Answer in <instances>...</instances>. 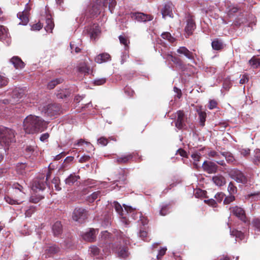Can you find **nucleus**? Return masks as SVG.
Returning a JSON list of instances; mask_svg holds the SVG:
<instances>
[{"instance_id": "nucleus-1", "label": "nucleus", "mask_w": 260, "mask_h": 260, "mask_svg": "<svg viewBox=\"0 0 260 260\" xmlns=\"http://www.w3.org/2000/svg\"><path fill=\"white\" fill-rule=\"evenodd\" d=\"M23 126L26 133L34 134L43 131L46 123L40 117L30 115L24 120Z\"/></svg>"}, {"instance_id": "nucleus-2", "label": "nucleus", "mask_w": 260, "mask_h": 260, "mask_svg": "<svg viewBox=\"0 0 260 260\" xmlns=\"http://www.w3.org/2000/svg\"><path fill=\"white\" fill-rule=\"evenodd\" d=\"M119 244H115L114 250L118 256L121 258H126L128 256L129 253L126 245L129 243V239L123 233H120L118 235Z\"/></svg>"}, {"instance_id": "nucleus-3", "label": "nucleus", "mask_w": 260, "mask_h": 260, "mask_svg": "<svg viewBox=\"0 0 260 260\" xmlns=\"http://www.w3.org/2000/svg\"><path fill=\"white\" fill-rule=\"evenodd\" d=\"M23 187L19 184H14L13 188V192L15 194L14 199L6 196L4 198L5 201L10 205L20 204L25 197V192L23 190Z\"/></svg>"}, {"instance_id": "nucleus-4", "label": "nucleus", "mask_w": 260, "mask_h": 260, "mask_svg": "<svg viewBox=\"0 0 260 260\" xmlns=\"http://www.w3.org/2000/svg\"><path fill=\"white\" fill-rule=\"evenodd\" d=\"M14 132L4 126H0V148L15 141Z\"/></svg>"}, {"instance_id": "nucleus-5", "label": "nucleus", "mask_w": 260, "mask_h": 260, "mask_svg": "<svg viewBox=\"0 0 260 260\" xmlns=\"http://www.w3.org/2000/svg\"><path fill=\"white\" fill-rule=\"evenodd\" d=\"M51 173L49 171L46 176L44 175H41L37 178L32 184V189L35 191L38 190H43L47 185V181L50 178Z\"/></svg>"}, {"instance_id": "nucleus-6", "label": "nucleus", "mask_w": 260, "mask_h": 260, "mask_svg": "<svg viewBox=\"0 0 260 260\" xmlns=\"http://www.w3.org/2000/svg\"><path fill=\"white\" fill-rule=\"evenodd\" d=\"M113 207H114L116 211L119 215L121 221L125 224H128V221L127 219V216L126 214H128L129 212H132L134 210V209L130 206H124L125 209V211H124L120 204L117 202H114Z\"/></svg>"}, {"instance_id": "nucleus-7", "label": "nucleus", "mask_w": 260, "mask_h": 260, "mask_svg": "<svg viewBox=\"0 0 260 260\" xmlns=\"http://www.w3.org/2000/svg\"><path fill=\"white\" fill-rule=\"evenodd\" d=\"M87 218V212L83 208H76L73 212V219L79 223H83Z\"/></svg>"}, {"instance_id": "nucleus-8", "label": "nucleus", "mask_w": 260, "mask_h": 260, "mask_svg": "<svg viewBox=\"0 0 260 260\" xmlns=\"http://www.w3.org/2000/svg\"><path fill=\"white\" fill-rule=\"evenodd\" d=\"M176 119L174 121L175 126L178 129H182L185 128V123L186 117L183 111L179 110L175 114Z\"/></svg>"}, {"instance_id": "nucleus-9", "label": "nucleus", "mask_w": 260, "mask_h": 260, "mask_svg": "<svg viewBox=\"0 0 260 260\" xmlns=\"http://www.w3.org/2000/svg\"><path fill=\"white\" fill-rule=\"evenodd\" d=\"M230 175L233 179L238 183L245 184L247 182V177L241 171L237 169L231 170Z\"/></svg>"}, {"instance_id": "nucleus-10", "label": "nucleus", "mask_w": 260, "mask_h": 260, "mask_svg": "<svg viewBox=\"0 0 260 260\" xmlns=\"http://www.w3.org/2000/svg\"><path fill=\"white\" fill-rule=\"evenodd\" d=\"M131 17L138 22H145L152 20L153 17L151 15L145 14L141 12L131 13Z\"/></svg>"}, {"instance_id": "nucleus-11", "label": "nucleus", "mask_w": 260, "mask_h": 260, "mask_svg": "<svg viewBox=\"0 0 260 260\" xmlns=\"http://www.w3.org/2000/svg\"><path fill=\"white\" fill-rule=\"evenodd\" d=\"M186 22V24L185 27V31L187 36L186 37L187 38L192 34L193 30L196 27V25L194 20L191 15H189L187 16Z\"/></svg>"}, {"instance_id": "nucleus-12", "label": "nucleus", "mask_w": 260, "mask_h": 260, "mask_svg": "<svg viewBox=\"0 0 260 260\" xmlns=\"http://www.w3.org/2000/svg\"><path fill=\"white\" fill-rule=\"evenodd\" d=\"M99 231L97 229H90L89 231L82 235V238L87 242H93L96 239V236Z\"/></svg>"}, {"instance_id": "nucleus-13", "label": "nucleus", "mask_w": 260, "mask_h": 260, "mask_svg": "<svg viewBox=\"0 0 260 260\" xmlns=\"http://www.w3.org/2000/svg\"><path fill=\"white\" fill-rule=\"evenodd\" d=\"M174 9V5L171 2L166 3L163 8L161 10L162 17L165 18L166 17L169 16L171 18L173 17V10Z\"/></svg>"}, {"instance_id": "nucleus-14", "label": "nucleus", "mask_w": 260, "mask_h": 260, "mask_svg": "<svg viewBox=\"0 0 260 260\" xmlns=\"http://www.w3.org/2000/svg\"><path fill=\"white\" fill-rule=\"evenodd\" d=\"M203 170L208 173L212 174L217 172L218 166L212 161H205L202 165Z\"/></svg>"}, {"instance_id": "nucleus-15", "label": "nucleus", "mask_w": 260, "mask_h": 260, "mask_svg": "<svg viewBox=\"0 0 260 260\" xmlns=\"http://www.w3.org/2000/svg\"><path fill=\"white\" fill-rule=\"evenodd\" d=\"M233 213L243 222L246 221V217L245 211L241 207L235 206L232 209Z\"/></svg>"}, {"instance_id": "nucleus-16", "label": "nucleus", "mask_w": 260, "mask_h": 260, "mask_svg": "<svg viewBox=\"0 0 260 260\" xmlns=\"http://www.w3.org/2000/svg\"><path fill=\"white\" fill-rule=\"evenodd\" d=\"M60 108V105L58 104H51L48 105L46 107H44V110L48 115H52L57 114L59 111Z\"/></svg>"}, {"instance_id": "nucleus-17", "label": "nucleus", "mask_w": 260, "mask_h": 260, "mask_svg": "<svg viewBox=\"0 0 260 260\" xmlns=\"http://www.w3.org/2000/svg\"><path fill=\"white\" fill-rule=\"evenodd\" d=\"M177 52L178 53L184 55L186 58L191 60H194V57L193 53L190 51L185 47H180L177 50Z\"/></svg>"}, {"instance_id": "nucleus-18", "label": "nucleus", "mask_w": 260, "mask_h": 260, "mask_svg": "<svg viewBox=\"0 0 260 260\" xmlns=\"http://www.w3.org/2000/svg\"><path fill=\"white\" fill-rule=\"evenodd\" d=\"M24 95V90L20 88H15L13 90L12 93V99L13 101L12 102L15 103L19 101Z\"/></svg>"}, {"instance_id": "nucleus-19", "label": "nucleus", "mask_w": 260, "mask_h": 260, "mask_svg": "<svg viewBox=\"0 0 260 260\" xmlns=\"http://www.w3.org/2000/svg\"><path fill=\"white\" fill-rule=\"evenodd\" d=\"M95 61L98 63H102L111 60L110 55L107 53L99 54L95 57Z\"/></svg>"}, {"instance_id": "nucleus-20", "label": "nucleus", "mask_w": 260, "mask_h": 260, "mask_svg": "<svg viewBox=\"0 0 260 260\" xmlns=\"http://www.w3.org/2000/svg\"><path fill=\"white\" fill-rule=\"evenodd\" d=\"M212 180L214 183L218 186H223L226 183L225 178L221 175L214 176Z\"/></svg>"}, {"instance_id": "nucleus-21", "label": "nucleus", "mask_w": 260, "mask_h": 260, "mask_svg": "<svg viewBox=\"0 0 260 260\" xmlns=\"http://www.w3.org/2000/svg\"><path fill=\"white\" fill-rule=\"evenodd\" d=\"M11 62L16 69H22L24 67V63L18 56H14L11 59Z\"/></svg>"}, {"instance_id": "nucleus-22", "label": "nucleus", "mask_w": 260, "mask_h": 260, "mask_svg": "<svg viewBox=\"0 0 260 260\" xmlns=\"http://www.w3.org/2000/svg\"><path fill=\"white\" fill-rule=\"evenodd\" d=\"M52 231L55 236H58L61 234L62 226L60 221L55 222L52 226Z\"/></svg>"}, {"instance_id": "nucleus-23", "label": "nucleus", "mask_w": 260, "mask_h": 260, "mask_svg": "<svg viewBox=\"0 0 260 260\" xmlns=\"http://www.w3.org/2000/svg\"><path fill=\"white\" fill-rule=\"evenodd\" d=\"M46 25L45 26V29L47 31L52 32V29L54 28V24L50 16H48L46 19Z\"/></svg>"}, {"instance_id": "nucleus-24", "label": "nucleus", "mask_w": 260, "mask_h": 260, "mask_svg": "<svg viewBox=\"0 0 260 260\" xmlns=\"http://www.w3.org/2000/svg\"><path fill=\"white\" fill-rule=\"evenodd\" d=\"M133 158V155L132 154H128L123 155L121 157H118L116 159V161L118 164L126 163L129 160L132 159Z\"/></svg>"}, {"instance_id": "nucleus-25", "label": "nucleus", "mask_w": 260, "mask_h": 260, "mask_svg": "<svg viewBox=\"0 0 260 260\" xmlns=\"http://www.w3.org/2000/svg\"><path fill=\"white\" fill-rule=\"evenodd\" d=\"M197 111L199 114L200 125L203 126L206 121V113L205 112L203 111L201 108L197 109Z\"/></svg>"}, {"instance_id": "nucleus-26", "label": "nucleus", "mask_w": 260, "mask_h": 260, "mask_svg": "<svg viewBox=\"0 0 260 260\" xmlns=\"http://www.w3.org/2000/svg\"><path fill=\"white\" fill-rule=\"evenodd\" d=\"M80 178L79 176H76L74 174H71L66 180V184L69 185H73Z\"/></svg>"}, {"instance_id": "nucleus-27", "label": "nucleus", "mask_w": 260, "mask_h": 260, "mask_svg": "<svg viewBox=\"0 0 260 260\" xmlns=\"http://www.w3.org/2000/svg\"><path fill=\"white\" fill-rule=\"evenodd\" d=\"M246 199L251 200V202L260 200V192H256L253 193H249L245 196Z\"/></svg>"}, {"instance_id": "nucleus-28", "label": "nucleus", "mask_w": 260, "mask_h": 260, "mask_svg": "<svg viewBox=\"0 0 260 260\" xmlns=\"http://www.w3.org/2000/svg\"><path fill=\"white\" fill-rule=\"evenodd\" d=\"M221 154L225 157L228 163L234 164L236 161L234 156L231 153L224 152H222Z\"/></svg>"}, {"instance_id": "nucleus-29", "label": "nucleus", "mask_w": 260, "mask_h": 260, "mask_svg": "<svg viewBox=\"0 0 260 260\" xmlns=\"http://www.w3.org/2000/svg\"><path fill=\"white\" fill-rule=\"evenodd\" d=\"M78 70L80 73L88 74L90 69L85 62H82L78 66Z\"/></svg>"}, {"instance_id": "nucleus-30", "label": "nucleus", "mask_w": 260, "mask_h": 260, "mask_svg": "<svg viewBox=\"0 0 260 260\" xmlns=\"http://www.w3.org/2000/svg\"><path fill=\"white\" fill-rule=\"evenodd\" d=\"M212 47L213 49L216 50H219L223 48V45L221 41L216 39L212 41Z\"/></svg>"}, {"instance_id": "nucleus-31", "label": "nucleus", "mask_w": 260, "mask_h": 260, "mask_svg": "<svg viewBox=\"0 0 260 260\" xmlns=\"http://www.w3.org/2000/svg\"><path fill=\"white\" fill-rule=\"evenodd\" d=\"M172 61L182 70L185 69V65L179 58L174 56Z\"/></svg>"}, {"instance_id": "nucleus-32", "label": "nucleus", "mask_w": 260, "mask_h": 260, "mask_svg": "<svg viewBox=\"0 0 260 260\" xmlns=\"http://www.w3.org/2000/svg\"><path fill=\"white\" fill-rule=\"evenodd\" d=\"M249 63L253 68H257L260 66V59L253 57L249 60Z\"/></svg>"}, {"instance_id": "nucleus-33", "label": "nucleus", "mask_w": 260, "mask_h": 260, "mask_svg": "<svg viewBox=\"0 0 260 260\" xmlns=\"http://www.w3.org/2000/svg\"><path fill=\"white\" fill-rule=\"evenodd\" d=\"M100 32V28L98 26L93 27L90 32V38L92 39H95L96 37Z\"/></svg>"}, {"instance_id": "nucleus-34", "label": "nucleus", "mask_w": 260, "mask_h": 260, "mask_svg": "<svg viewBox=\"0 0 260 260\" xmlns=\"http://www.w3.org/2000/svg\"><path fill=\"white\" fill-rule=\"evenodd\" d=\"M191 158L194 160L193 165L196 168H198L199 167L196 161H200V159L201 158V154L198 152H194L191 155Z\"/></svg>"}, {"instance_id": "nucleus-35", "label": "nucleus", "mask_w": 260, "mask_h": 260, "mask_svg": "<svg viewBox=\"0 0 260 260\" xmlns=\"http://www.w3.org/2000/svg\"><path fill=\"white\" fill-rule=\"evenodd\" d=\"M161 36L163 39L167 40L170 43H172L175 41V39L169 32H163Z\"/></svg>"}, {"instance_id": "nucleus-36", "label": "nucleus", "mask_w": 260, "mask_h": 260, "mask_svg": "<svg viewBox=\"0 0 260 260\" xmlns=\"http://www.w3.org/2000/svg\"><path fill=\"white\" fill-rule=\"evenodd\" d=\"M17 16L18 17H19V18L21 21L19 22V24L26 25L28 23V17L24 15L23 13H19L17 15Z\"/></svg>"}, {"instance_id": "nucleus-37", "label": "nucleus", "mask_w": 260, "mask_h": 260, "mask_svg": "<svg viewBox=\"0 0 260 260\" xmlns=\"http://www.w3.org/2000/svg\"><path fill=\"white\" fill-rule=\"evenodd\" d=\"M232 236H235L236 238H239L240 240H242L244 238V234L241 231L237 230H233L230 232Z\"/></svg>"}, {"instance_id": "nucleus-38", "label": "nucleus", "mask_w": 260, "mask_h": 260, "mask_svg": "<svg viewBox=\"0 0 260 260\" xmlns=\"http://www.w3.org/2000/svg\"><path fill=\"white\" fill-rule=\"evenodd\" d=\"M9 79L2 75H0V88L6 86L9 83Z\"/></svg>"}, {"instance_id": "nucleus-39", "label": "nucleus", "mask_w": 260, "mask_h": 260, "mask_svg": "<svg viewBox=\"0 0 260 260\" xmlns=\"http://www.w3.org/2000/svg\"><path fill=\"white\" fill-rule=\"evenodd\" d=\"M58 251L59 248L55 245L49 246L46 249V252L50 254L56 253Z\"/></svg>"}, {"instance_id": "nucleus-40", "label": "nucleus", "mask_w": 260, "mask_h": 260, "mask_svg": "<svg viewBox=\"0 0 260 260\" xmlns=\"http://www.w3.org/2000/svg\"><path fill=\"white\" fill-rule=\"evenodd\" d=\"M89 252L93 256H96L100 253V249L96 246H91L89 249Z\"/></svg>"}, {"instance_id": "nucleus-41", "label": "nucleus", "mask_w": 260, "mask_h": 260, "mask_svg": "<svg viewBox=\"0 0 260 260\" xmlns=\"http://www.w3.org/2000/svg\"><path fill=\"white\" fill-rule=\"evenodd\" d=\"M61 79H56L55 80H52L48 84V87L49 89H53L57 84L62 82Z\"/></svg>"}, {"instance_id": "nucleus-42", "label": "nucleus", "mask_w": 260, "mask_h": 260, "mask_svg": "<svg viewBox=\"0 0 260 260\" xmlns=\"http://www.w3.org/2000/svg\"><path fill=\"white\" fill-rule=\"evenodd\" d=\"M169 213V207L168 205H162L159 211V214L165 216Z\"/></svg>"}, {"instance_id": "nucleus-43", "label": "nucleus", "mask_w": 260, "mask_h": 260, "mask_svg": "<svg viewBox=\"0 0 260 260\" xmlns=\"http://www.w3.org/2000/svg\"><path fill=\"white\" fill-rule=\"evenodd\" d=\"M52 183L54 184V187L56 190L59 191L61 190V188L59 186L60 179L58 177H54L52 180Z\"/></svg>"}, {"instance_id": "nucleus-44", "label": "nucleus", "mask_w": 260, "mask_h": 260, "mask_svg": "<svg viewBox=\"0 0 260 260\" xmlns=\"http://www.w3.org/2000/svg\"><path fill=\"white\" fill-rule=\"evenodd\" d=\"M8 36L7 29L4 26L0 25V39H3Z\"/></svg>"}, {"instance_id": "nucleus-45", "label": "nucleus", "mask_w": 260, "mask_h": 260, "mask_svg": "<svg viewBox=\"0 0 260 260\" xmlns=\"http://www.w3.org/2000/svg\"><path fill=\"white\" fill-rule=\"evenodd\" d=\"M139 217V219L138 220L139 222H140V223L143 225H145L148 223V219L147 218L144 216L142 213H138L136 214Z\"/></svg>"}, {"instance_id": "nucleus-46", "label": "nucleus", "mask_w": 260, "mask_h": 260, "mask_svg": "<svg viewBox=\"0 0 260 260\" xmlns=\"http://www.w3.org/2000/svg\"><path fill=\"white\" fill-rule=\"evenodd\" d=\"M27 168V165L25 164H20L17 167V172L21 174L25 173V169Z\"/></svg>"}, {"instance_id": "nucleus-47", "label": "nucleus", "mask_w": 260, "mask_h": 260, "mask_svg": "<svg viewBox=\"0 0 260 260\" xmlns=\"http://www.w3.org/2000/svg\"><path fill=\"white\" fill-rule=\"evenodd\" d=\"M228 191L231 194H235L237 192V187L232 182H230L228 186Z\"/></svg>"}, {"instance_id": "nucleus-48", "label": "nucleus", "mask_w": 260, "mask_h": 260, "mask_svg": "<svg viewBox=\"0 0 260 260\" xmlns=\"http://www.w3.org/2000/svg\"><path fill=\"white\" fill-rule=\"evenodd\" d=\"M101 192L100 191H95L92 193L89 198V201L90 202H93L95 200L97 199L98 197L101 194Z\"/></svg>"}, {"instance_id": "nucleus-49", "label": "nucleus", "mask_w": 260, "mask_h": 260, "mask_svg": "<svg viewBox=\"0 0 260 260\" xmlns=\"http://www.w3.org/2000/svg\"><path fill=\"white\" fill-rule=\"evenodd\" d=\"M215 199L217 203H220L224 198V194L222 192H218L215 195Z\"/></svg>"}, {"instance_id": "nucleus-50", "label": "nucleus", "mask_w": 260, "mask_h": 260, "mask_svg": "<svg viewBox=\"0 0 260 260\" xmlns=\"http://www.w3.org/2000/svg\"><path fill=\"white\" fill-rule=\"evenodd\" d=\"M97 143L98 144L105 146L107 145L108 141L106 138L102 137L98 139Z\"/></svg>"}, {"instance_id": "nucleus-51", "label": "nucleus", "mask_w": 260, "mask_h": 260, "mask_svg": "<svg viewBox=\"0 0 260 260\" xmlns=\"http://www.w3.org/2000/svg\"><path fill=\"white\" fill-rule=\"evenodd\" d=\"M229 9L228 13L230 15H233L237 13L239 10V8L234 6H230Z\"/></svg>"}, {"instance_id": "nucleus-52", "label": "nucleus", "mask_w": 260, "mask_h": 260, "mask_svg": "<svg viewBox=\"0 0 260 260\" xmlns=\"http://www.w3.org/2000/svg\"><path fill=\"white\" fill-rule=\"evenodd\" d=\"M119 41L121 44H123V45H124L125 47L127 46L128 43H129V42H128L127 39L125 37L123 36H119Z\"/></svg>"}, {"instance_id": "nucleus-53", "label": "nucleus", "mask_w": 260, "mask_h": 260, "mask_svg": "<svg viewBox=\"0 0 260 260\" xmlns=\"http://www.w3.org/2000/svg\"><path fill=\"white\" fill-rule=\"evenodd\" d=\"M106 79L105 78H102L96 79L94 81V84L96 85H101L105 83Z\"/></svg>"}, {"instance_id": "nucleus-54", "label": "nucleus", "mask_w": 260, "mask_h": 260, "mask_svg": "<svg viewBox=\"0 0 260 260\" xmlns=\"http://www.w3.org/2000/svg\"><path fill=\"white\" fill-rule=\"evenodd\" d=\"M232 86V83L229 80H225L223 83V88L229 90Z\"/></svg>"}, {"instance_id": "nucleus-55", "label": "nucleus", "mask_w": 260, "mask_h": 260, "mask_svg": "<svg viewBox=\"0 0 260 260\" xmlns=\"http://www.w3.org/2000/svg\"><path fill=\"white\" fill-rule=\"evenodd\" d=\"M234 200H235V197L234 196H233L232 194H231L230 196L224 198L223 203L224 204H229L231 202H233Z\"/></svg>"}, {"instance_id": "nucleus-56", "label": "nucleus", "mask_w": 260, "mask_h": 260, "mask_svg": "<svg viewBox=\"0 0 260 260\" xmlns=\"http://www.w3.org/2000/svg\"><path fill=\"white\" fill-rule=\"evenodd\" d=\"M110 237V233L107 231H104L101 233V238L102 240H106Z\"/></svg>"}, {"instance_id": "nucleus-57", "label": "nucleus", "mask_w": 260, "mask_h": 260, "mask_svg": "<svg viewBox=\"0 0 260 260\" xmlns=\"http://www.w3.org/2000/svg\"><path fill=\"white\" fill-rule=\"evenodd\" d=\"M254 226L258 231H260V219H255L252 221Z\"/></svg>"}, {"instance_id": "nucleus-58", "label": "nucleus", "mask_w": 260, "mask_h": 260, "mask_svg": "<svg viewBox=\"0 0 260 260\" xmlns=\"http://www.w3.org/2000/svg\"><path fill=\"white\" fill-rule=\"evenodd\" d=\"M70 47L72 51H75L76 53H79L81 51V49L77 47L74 43H70Z\"/></svg>"}, {"instance_id": "nucleus-59", "label": "nucleus", "mask_w": 260, "mask_h": 260, "mask_svg": "<svg viewBox=\"0 0 260 260\" xmlns=\"http://www.w3.org/2000/svg\"><path fill=\"white\" fill-rule=\"evenodd\" d=\"M205 202L207 203L209 205L211 206L214 207H216L217 205V202L216 200L211 199L208 200H205Z\"/></svg>"}, {"instance_id": "nucleus-60", "label": "nucleus", "mask_w": 260, "mask_h": 260, "mask_svg": "<svg viewBox=\"0 0 260 260\" xmlns=\"http://www.w3.org/2000/svg\"><path fill=\"white\" fill-rule=\"evenodd\" d=\"M42 27L43 25L41 23L39 22L32 25L31 29L33 30H39L42 28Z\"/></svg>"}, {"instance_id": "nucleus-61", "label": "nucleus", "mask_w": 260, "mask_h": 260, "mask_svg": "<svg viewBox=\"0 0 260 260\" xmlns=\"http://www.w3.org/2000/svg\"><path fill=\"white\" fill-rule=\"evenodd\" d=\"M43 198V197L41 196H39L37 197H36L35 196H32L30 197V202L34 203H38L41 200H42Z\"/></svg>"}, {"instance_id": "nucleus-62", "label": "nucleus", "mask_w": 260, "mask_h": 260, "mask_svg": "<svg viewBox=\"0 0 260 260\" xmlns=\"http://www.w3.org/2000/svg\"><path fill=\"white\" fill-rule=\"evenodd\" d=\"M249 80V78L248 75L246 74H244L242 75L241 79L240 80V83L243 84L247 82Z\"/></svg>"}, {"instance_id": "nucleus-63", "label": "nucleus", "mask_w": 260, "mask_h": 260, "mask_svg": "<svg viewBox=\"0 0 260 260\" xmlns=\"http://www.w3.org/2000/svg\"><path fill=\"white\" fill-rule=\"evenodd\" d=\"M68 95H69L68 91H66L65 92H60L57 94V97L58 99H62L64 98L67 97Z\"/></svg>"}, {"instance_id": "nucleus-64", "label": "nucleus", "mask_w": 260, "mask_h": 260, "mask_svg": "<svg viewBox=\"0 0 260 260\" xmlns=\"http://www.w3.org/2000/svg\"><path fill=\"white\" fill-rule=\"evenodd\" d=\"M253 162L256 165H258L260 163V154L254 155Z\"/></svg>"}]
</instances>
